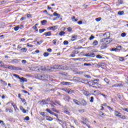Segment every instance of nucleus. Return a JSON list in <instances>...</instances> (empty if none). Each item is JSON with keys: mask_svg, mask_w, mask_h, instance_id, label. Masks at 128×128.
Here are the masks:
<instances>
[{"mask_svg": "<svg viewBox=\"0 0 128 128\" xmlns=\"http://www.w3.org/2000/svg\"><path fill=\"white\" fill-rule=\"evenodd\" d=\"M22 64H26V60H22Z\"/></svg>", "mask_w": 128, "mask_h": 128, "instance_id": "nucleus-63", "label": "nucleus"}, {"mask_svg": "<svg viewBox=\"0 0 128 128\" xmlns=\"http://www.w3.org/2000/svg\"><path fill=\"white\" fill-rule=\"evenodd\" d=\"M98 42L96 40H94L93 42V46H98Z\"/></svg>", "mask_w": 128, "mask_h": 128, "instance_id": "nucleus-19", "label": "nucleus"}, {"mask_svg": "<svg viewBox=\"0 0 128 128\" xmlns=\"http://www.w3.org/2000/svg\"><path fill=\"white\" fill-rule=\"evenodd\" d=\"M46 112H49V114H50L52 113V111L50 110L48 108L46 109Z\"/></svg>", "mask_w": 128, "mask_h": 128, "instance_id": "nucleus-52", "label": "nucleus"}, {"mask_svg": "<svg viewBox=\"0 0 128 128\" xmlns=\"http://www.w3.org/2000/svg\"><path fill=\"white\" fill-rule=\"evenodd\" d=\"M82 94L86 96H90V92L86 90H83Z\"/></svg>", "mask_w": 128, "mask_h": 128, "instance_id": "nucleus-9", "label": "nucleus"}, {"mask_svg": "<svg viewBox=\"0 0 128 128\" xmlns=\"http://www.w3.org/2000/svg\"><path fill=\"white\" fill-rule=\"evenodd\" d=\"M104 82L107 84H110V81H108V79L105 78L104 79Z\"/></svg>", "mask_w": 128, "mask_h": 128, "instance_id": "nucleus-31", "label": "nucleus"}, {"mask_svg": "<svg viewBox=\"0 0 128 128\" xmlns=\"http://www.w3.org/2000/svg\"><path fill=\"white\" fill-rule=\"evenodd\" d=\"M84 66H92V64L90 63H88V64L85 63L84 64Z\"/></svg>", "mask_w": 128, "mask_h": 128, "instance_id": "nucleus-32", "label": "nucleus"}, {"mask_svg": "<svg viewBox=\"0 0 128 128\" xmlns=\"http://www.w3.org/2000/svg\"><path fill=\"white\" fill-rule=\"evenodd\" d=\"M123 110H124V112H128V108H126L123 109Z\"/></svg>", "mask_w": 128, "mask_h": 128, "instance_id": "nucleus-64", "label": "nucleus"}, {"mask_svg": "<svg viewBox=\"0 0 128 128\" xmlns=\"http://www.w3.org/2000/svg\"><path fill=\"white\" fill-rule=\"evenodd\" d=\"M74 90H68V94H74Z\"/></svg>", "mask_w": 128, "mask_h": 128, "instance_id": "nucleus-22", "label": "nucleus"}, {"mask_svg": "<svg viewBox=\"0 0 128 128\" xmlns=\"http://www.w3.org/2000/svg\"><path fill=\"white\" fill-rule=\"evenodd\" d=\"M94 36L92 35L91 36L89 40H94Z\"/></svg>", "mask_w": 128, "mask_h": 128, "instance_id": "nucleus-56", "label": "nucleus"}, {"mask_svg": "<svg viewBox=\"0 0 128 128\" xmlns=\"http://www.w3.org/2000/svg\"><path fill=\"white\" fill-rule=\"evenodd\" d=\"M79 106H86V102L84 100H82L80 102H79Z\"/></svg>", "mask_w": 128, "mask_h": 128, "instance_id": "nucleus-4", "label": "nucleus"}, {"mask_svg": "<svg viewBox=\"0 0 128 128\" xmlns=\"http://www.w3.org/2000/svg\"><path fill=\"white\" fill-rule=\"evenodd\" d=\"M120 84H114L112 86V88H118V86H119Z\"/></svg>", "mask_w": 128, "mask_h": 128, "instance_id": "nucleus-30", "label": "nucleus"}, {"mask_svg": "<svg viewBox=\"0 0 128 128\" xmlns=\"http://www.w3.org/2000/svg\"><path fill=\"white\" fill-rule=\"evenodd\" d=\"M79 112H84V109H82V110H78Z\"/></svg>", "mask_w": 128, "mask_h": 128, "instance_id": "nucleus-60", "label": "nucleus"}, {"mask_svg": "<svg viewBox=\"0 0 128 128\" xmlns=\"http://www.w3.org/2000/svg\"><path fill=\"white\" fill-rule=\"evenodd\" d=\"M52 68L53 70H64V66L62 65H54Z\"/></svg>", "mask_w": 128, "mask_h": 128, "instance_id": "nucleus-3", "label": "nucleus"}, {"mask_svg": "<svg viewBox=\"0 0 128 128\" xmlns=\"http://www.w3.org/2000/svg\"><path fill=\"white\" fill-rule=\"evenodd\" d=\"M42 42H44V40H40V41L37 42V44L40 46L42 44Z\"/></svg>", "mask_w": 128, "mask_h": 128, "instance_id": "nucleus-21", "label": "nucleus"}, {"mask_svg": "<svg viewBox=\"0 0 128 128\" xmlns=\"http://www.w3.org/2000/svg\"><path fill=\"white\" fill-rule=\"evenodd\" d=\"M18 30H20V26H18L14 28V30H15V32H18Z\"/></svg>", "mask_w": 128, "mask_h": 128, "instance_id": "nucleus-36", "label": "nucleus"}, {"mask_svg": "<svg viewBox=\"0 0 128 128\" xmlns=\"http://www.w3.org/2000/svg\"><path fill=\"white\" fill-rule=\"evenodd\" d=\"M44 36H52V32H48L44 34Z\"/></svg>", "mask_w": 128, "mask_h": 128, "instance_id": "nucleus-10", "label": "nucleus"}, {"mask_svg": "<svg viewBox=\"0 0 128 128\" xmlns=\"http://www.w3.org/2000/svg\"><path fill=\"white\" fill-rule=\"evenodd\" d=\"M118 2L119 4H124V1H122V0H118Z\"/></svg>", "mask_w": 128, "mask_h": 128, "instance_id": "nucleus-43", "label": "nucleus"}, {"mask_svg": "<svg viewBox=\"0 0 128 128\" xmlns=\"http://www.w3.org/2000/svg\"><path fill=\"white\" fill-rule=\"evenodd\" d=\"M126 36V32H122L121 34V36H122V38H124V36Z\"/></svg>", "mask_w": 128, "mask_h": 128, "instance_id": "nucleus-49", "label": "nucleus"}, {"mask_svg": "<svg viewBox=\"0 0 128 128\" xmlns=\"http://www.w3.org/2000/svg\"><path fill=\"white\" fill-rule=\"evenodd\" d=\"M76 38H77L76 36H72L71 38L72 42H74V40H76Z\"/></svg>", "mask_w": 128, "mask_h": 128, "instance_id": "nucleus-16", "label": "nucleus"}, {"mask_svg": "<svg viewBox=\"0 0 128 128\" xmlns=\"http://www.w3.org/2000/svg\"><path fill=\"white\" fill-rule=\"evenodd\" d=\"M100 86V84L98 83V82H94L93 81V82L92 84V86Z\"/></svg>", "mask_w": 128, "mask_h": 128, "instance_id": "nucleus-23", "label": "nucleus"}, {"mask_svg": "<svg viewBox=\"0 0 128 128\" xmlns=\"http://www.w3.org/2000/svg\"><path fill=\"white\" fill-rule=\"evenodd\" d=\"M95 20H96V22H100V20H102V18H96Z\"/></svg>", "mask_w": 128, "mask_h": 128, "instance_id": "nucleus-40", "label": "nucleus"}, {"mask_svg": "<svg viewBox=\"0 0 128 128\" xmlns=\"http://www.w3.org/2000/svg\"><path fill=\"white\" fill-rule=\"evenodd\" d=\"M72 22H78V19L76 18V16H73L72 18Z\"/></svg>", "mask_w": 128, "mask_h": 128, "instance_id": "nucleus-41", "label": "nucleus"}, {"mask_svg": "<svg viewBox=\"0 0 128 128\" xmlns=\"http://www.w3.org/2000/svg\"><path fill=\"white\" fill-rule=\"evenodd\" d=\"M99 116H102V118H104V116H106V114H104V112H99Z\"/></svg>", "mask_w": 128, "mask_h": 128, "instance_id": "nucleus-12", "label": "nucleus"}, {"mask_svg": "<svg viewBox=\"0 0 128 128\" xmlns=\"http://www.w3.org/2000/svg\"><path fill=\"white\" fill-rule=\"evenodd\" d=\"M20 42H24V40H26V38H20Z\"/></svg>", "mask_w": 128, "mask_h": 128, "instance_id": "nucleus-62", "label": "nucleus"}, {"mask_svg": "<svg viewBox=\"0 0 128 128\" xmlns=\"http://www.w3.org/2000/svg\"><path fill=\"white\" fill-rule=\"evenodd\" d=\"M53 16H58V18H60V14L56 13V12H54V14H53Z\"/></svg>", "mask_w": 128, "mask_h": 128, "instance_id": "nucleus-15", "label": "nucleus"}, {"mask_svg": "<svg viewBox=\"0 0 128 128\" xmlns=\"http://www.w3.org/2000/svg\"><path fill=\"white\" fill-rule=\"evenodd\" d=\"M8 66H8V65H2H2L0 66H1L2 68H8Z\"/></svg>", "mask_w": 128, "mask_h": 128, "instance_id": "nucleus-26", "label": "nucleus"}, {"mask_svg": "<svg viewBox=\"0 0 128 128\" xmlns=\"http://www.w3.org/2000/svg\"><path fill=\"white\" fill-rule=\"evenodd\" d=\"M64 34H66V32H64V31H61L59 33V35L60 36H64Z\"/></svg>", "mask_w": 128, "mask_h": 128, "instance_id": "nucleus-29", "label": "nucleus"}, {"mask_svg": "<svg viewBox=\"0 0 128 128\" xmlns=\"http://www.w3.org/2000/svg\"><path fill=\"white\" fill-rule=\"evenodd\" d=\"M111 52H116L118 50V48H112L110 50Z\"/></svg>", "mask_w": 128, "mask_h": 128, "instance_id": "nucleus-45", "label": "nucleus"}, {"mask_svg": "<svg viewBox=\"0 0 128 128\" xmlns=\"http://www.w3.org/2000/svg\"><path fill=\"white\" fill-rule=\"evenodd\" d=\"M20 82H28V79L22 77L20 78Z\"/></svg>", "mask_w": 128, "mask_h": 128, "instance_id": "nucleus-7", "label": "nucleus"}, {"mask_svg": "<svg viewBox=\"0 0 128 128\" xmlns=\"http://www.w3.org/2000/svg\"><path fill=\"white\" fill-rule=\"evenodd\" d=\"M14 70H22V68L16 67V66H14Z\"/></svg>", "mask_w": 128, "mask_h": 128, "instance_id": "nucleus-20", "label": "nucleus"}, {"mask_svg": "<svg viewBox=\"0 0 128 128\" xmlns=\"http://www.w3.org/2000/svg\"><path fill=\"white\" fill-rule=\"evenodd\" d=\"M94 97H91L90 100V102H94Z\"/></svg>", "mask_w": 128, "mask_h": 128, "instance_id": "nucleus-59", "label": "nucleus"}, {"mask_svg": "<svg viewBox=\"0 0 128 128\" xmlns=\"http://www.w3.org/2000/svg\"><path fill=\"white\" fill-rule=\"evenodd\" d=\"M73 102L75 103L77 106H80V102L76 99L73 100Z\"/></svg>", "mask_w": 128, "mask_h": 128, "instance_id": "nucleus-13", "label": "nucleus"}, {"mask_svg": "<svg viewBox=\"0 0 128 128\" xmlns=\"http://www.w3.org/2000/svg\"><path fill=\"white\" fill-rule=\"evenodd\" d=\"M52 44H56V40H52Z\"/></svg>", "mask_w": 128, "mask_h": 128, "instance_id": "nucleus-58", "label": "nucleus"}, {"mask_svg": "<svg viewBox=\"0 0 128 128\" xmlns=\"http://www.w3.org/2000/svg\"><path fill=\"white\" fill-rule=\"evenodd\" d=\"M68 32H72V28L68 27Z\"/></svg>", "mask_w": 128, "mask_h": 128, "instance_id": "nucleus-55", "label": "nucleus"}, {"mask_svg": "<svg viewBox=\"0 0 128 128\" xmlns=\"http://www.w3.org/2000/svg\"><path fill=\"white\" fill-rule=\"evenodd\" d=\"M32 28L34 30L35 32H38V27H36V26H34Z\"/></svg>", "mask_w": 128, "mask_h": 128, "instance_id": "nucleus-38", "label": "nucleus"}, {"mask_svg": "<svg viewBox=\"0 0 128 128\" xmlns=\"http://www.w3.org/2000/svg\"><path fill=\"white\" fill-rule=\"evenodd\" d=\"M96 58H102V56L98 54L96 56Z\"/></svg>", "mask_w": 128, "mask_h": 128, "instance_id": "nucleus-48", "label": "nucleus"}, {"mask_svg": "<svg viewBox=\"0 0 128 128\" xmlns=\"http://www.w3.org/2000/svg\"><path fill=\"white\" fill-rule=\"evenodd\" d=\"M56 28V26H52L50 28V30H56L58 28Z\"/></svg>", "mask_w": 128, "mask_h": 128, "instance_id": "nucleus-47", "label": "nucleus"}, {"mask_svg": "<svg viewBox=\"0 0 128 128\" xmlns=\"http://www.w3.org/2000/svg\"><path fill=\"white\" fill-rule=\"evenodd\" d=\"M12 106H13V108L15 110H18V107L16 106V105L14 103H12Z\"/></svg>", "mask_w": 128, "mask_h": 128, "instance_id": "nucleus-14", "label": "nucleus"}, {"mask_svg": "<svg viewBox=\"0 0 128 128\" xmlns=\"http://www.w3.org/2000/svg\"><path fill=\"white\" fill-rule=\"evenodd\" d=\"M24 120H30V117L28 116H26L25 118H24Z\"/></svg>", "mask_w": 128, "mask_h": 128, "instance_id": "nucleus-53", "label": "nucleus"}, {"mask_svg": "<svg viewBox=\"0 0 128 128\" xmlns=\"http://www.w3.org/2000/svg\"><path fill=\"white\" fill-rule=\"evenodd\" d=\"M64 46H68V40H64Z\"/></svg>", "mask_w": 128, "mask_h": 128, "instance_id": "nucleus-42", "label": "nucleus"}, {"mask_svg": "<svg viewBox=\"0 0 128 128\" xmlns=\"http://www.w3.org/2000/svg\"><path fill=\"white\" fill-rule=\"evenodd\" d=\"M50 56V53L48 52H44V56L45 57L48 56Z\"/></svg>", "mask_w": 128, "mask_h": 128, "instance_id": "nucleus-35", "label": "nucleus"}, {"mask_svg": "<svg viewBox=\"0 0 128 128\" xmlns=\"http://www.w3.org/2000/svg\"><path fill=\"white\" fill-rule=\"evenodd\" d=\"M13 76H15V78H18L19 80L20 78V76L16 74H14Z\"/></svg>", "mask_w": 128, "mask_h": 128, "instance_id": "nucleus-39", "label": "nucleus"}, {"mask_svg": "<svg viewBox=\"0 0 128 128\" xmlns=\"http://www.w3.org/2000/svg\"><path fill=\"white\" fill-rule=\"evenodd\" d=\"M46 104V102L44 100H42V101L40 102V104L41 106H44V104Z\"/></svg>", "mask_w": 128, "mask_h": 128, "instance_id": "nucleus-17", "label": "nucleus"}, {"mask_svg": "<svg viewBox=\"0 0 128 128\" xmlns=\"http://www.w3.org/2000/svg\"><path fill=\"white\" fill-rule=\"evenodd\" d=\"M20 62V59H14L11 61V64H18Z\"/></svg>", "mask_w": 128, "mask_h": 128, "instance_id": "nucleus-5", "label": "nucleus"}, {"mask_svg": "<svg viewBox=\"0 0 128 128\" xmlns=\"http://www.w3.org/2000/svg\"><path fill=\"white\" fill-rule=\"evenodd\" d=\"M82 120H84L85 122H88V120L87 118H84V117H82Z\"/></svg>", "mask_w": 128, "mask_h": 128, "instance_id": "nucleus-24", "label": "nucleus"}, {"mask_svg": "<svg viewBox=\"0 0 128 128\" xmlns=\"http://www.w3.org/2000/svg\"><path fill=\"white\" fill-rule=\"evenodd\" d=\"M8 68H9L10 70H14V66H8Z\"/></svg>", "mask_w": 128, "mask_h": 128, "instance_id": "nucleus-46", "label": "nucleus"}, {"mask_svg": "<svg viewBox=\"0 0 128 128\" xmlns=\"http://www.w3.org/2000/svg\"><path fill=\"white\" fill-rule=\"evenodd\" d=\"M62 90H64V92H68V90L66 88H62Z\"/></svg>", "mask_w": 128, "mask_h": 128, "instance_id": "nucleus-37", "label": "nucleus"}, {"mask_svg": "<svg viewBox=\"0 0 128 128\" xmlns=\"http://www.w3.org/2000/svg\"><path fill=\"white\" fill-rule=\"evenodd\" d=\"M85 78H92V77L90 75L85 74L84 75Z\"/></svg>", "mask_w": 128, "mask_h": 128, "instance_id": "nucleus-44", "label": "nucleus"}, {"mask_svg": "<svg viewBox=\"0 0 128 128\" xmlns=\"http://www.w3.org/2000/svg\"><path fill=\"white\" fill-rule=\"evenodd\" d=\"M46 120H49L50 122H52V118L50 117L49 118H46Z\"/></svg>", "mask_w": 128, "mask_h": 128, "instance_id": "nucleus-54", "label": "nucleus"}, {"mask_svg": "<svg viewBox=\"0 0 128 128\" xmlns=\"http://www.w3.org/2000/svg\"><path fill=\"white\" fill-rule=\"evenodd\" d=\"M64 100H66L67 102H70V98L68 96H65L64 97Z\"/></svg>", "mask_w": 128, "mask_h": 128, "instance_id": "nucleus-11", "label": "nucleus"}, {"mask_svg": "<svg viewBox=\"0 0 128 128\" xmlns=\"http://www.w3.org/2000/svg\"><path fill=\"white\" fill-rule=\"evenodd\" d=\"M56 104H58L59 106H62V104H60V101L58 100H56L55 101Z\"/></svg>", "mask_w": 128, "mask_h": 128, "instance_id": "nucleus-51", "label": "nucleus"}, {"mask_svg": "<svg viewBox=\"0 0 128 128\" xmlns=\"http://www.w3.org/2000/svg\"><path fill=\"white\" fill-rule=\"evenodd\" d=\"M94 56V54H86V56H89V57H90V56Z\"/></svg>", "mask_w": 128, "mask_h": 128, "instance_id": "nucleus-27", "label": "nucleus"}, {"mask_svg": "<svg viewBox=\"0 0 128 128\" xmlns=\"http://www.w3.org/2000/svg\"><path fill=\"white\" fill-rule=\"evenodd\" d=\"M52 110L53 112H58V110H56V108H52Z\"/></svg>", "mask_w": 128, "mask_h": 128, "instance_id": "nucleus-61", "label": "nucleus"}, {"mask_svg": "<svg viewBox=\"0 0 128 128\" xmlns=\"http://www.w3.org/2000/svg\"><path fill=\"white\" fill-rule=\"evenodd\" d=\"M50 114H52L53 116H56V118H58V115L52 112H51V113Z\"/></svg>", "mask_w": 128, "mask_h": 128, "instance_id": "nucleus-50", "label": "nucleus"}, {"mask_svg": "<svg viewBox=\"0 0 128 128\" xmlns=\"http://www.w3.org/2000/svg\"><path fill=\"white\" fill-rule=\"evenodd\" d=\"M26 48H24L21 49V52H26Z\"/></svg>", "mask_w": 128, "mask_h": 128, "instance_id": "nucleus-25", "label": "nucleus"}, {"mask_svg": "<svg viewBox=\"0 0 128 128\" xmlns=\"http://www.w3.org/2000/svg\"><path fill=\"white\" fill-rule=\"evenodd\" d=\"M38 78L40 80H46V76L44 74H40L38 76Z\"/></svg>", "mask_w": 128, "mask_h": 128, "instance_id": "nucleus-6", "label": "nucleus"}, {"mask_svg": "<svg viewBox=\"0 0 128 128\" xmlns=\"http://www.w3.org/2000/svg\"><path fill=\"white\" fill-rule=\"evenodd\" d=\"M46 22H48V21H46V20H43L41 21V24L42 26H44V24H46Z\"/></svg>", "mask_w": 128, "mask_h": 128, "instance_id": "nucleus-18", "label": "nucleus"}, {"mask_svg": "<svg viewBox=\"0 0 128 128\" xmlns=\"http://www.w3.org/2000/svg\"><path fill=\"white\" fill-rule=\"evenodd\" d=\"M46 29H40L39 30V32L40 34H42V32H45Z\"/></svg>", "mask_w": 128, "mask_h": 128, "instance_id": "nucleus-34", "label": "nucleus"}, {"mask_svg": "<svg viewBox=\"0 0 128 128\" xmlns=\"http://www.w3.org/2000/svg\"><path fill=\"white\" fill-rule=\"evenodd\" d=\"M0 82L1 84L4 86H8V83H6V82L5 81H4L2 80H0Z\"/></svg>", "mask_w": 128, "mask_h": 128, "instance_id": "nucleus-8", "label": "nucleus"}, {"mask_svg": "<svg viewBox=\"0 0 128 128\" xmlns=\"http://www.w3.org/2000/svg\"><path fill=\"white\" fill-rule=\"evenodd\" d=\"M64 114H68V116H70V112H68V110H64Z\"/></svg>", "mask_w": 128, "mask_h": 128, "instance_id": "nucleus-28", "label": "nucleus"}, {"mask_svg": "<svg viewBox=\"0 0 128 128\" xmlns=\"http://www.w3.org/2000/svg\"><path fill=\"white\" fill-rule=\"evenodd\" d=\"M22 112L23 114H26V112H28V110H26L24 108V109L22 110Z\"/></svg>", "mask_w": 128, "mask_h": 128, "instance_id": "nucleus-57", "label": "nucleus"}, {"mask_svg": "<svg viewBox=\"0 0 128 128\" xmlns=\"http://www.w3.org/2000/svg\"><path fill=\"white\" fill-rule=\"evenodd\" d=\"M114 115L116 116H118L119 118H122V120H126V116H124L122 115V113L118 111L114 112Z\"/></svg>", "mask_w": 128, "mask_h": 128, "instance_id": "nucleus-2", "label": "nucleus"}, {"mask_svg": "<svg viewBox=\"0 0 128 128\" xmlns=\"http://www.w3.org/2000/svg\"><path fill=\"white\" fill-rule=\"evenodd\" d=\"M104 36L105 38L100 40V44L102 45V50L106 48H108L106 44H108L112 42V38H110V33L106 32L104 34Z\"/></svg>", "mask_w": 128, "mask_h": 128, "instance_id": "nucleus-1", "label": "nucleus"}, {"mask_svg": "<svg viewBox=\"0 0 128 128\" xmlns=\"http://www.w3.org/2000/svg\"><path fill=\"white\" fill-rule=\"evenodd\" d=\"M118 14H119V16H122V14H124V11L118 12Z\"/></svg>", "mask_w": 128, "mask_h": 128, "instance_id": "nucleus-33", "label": "nucleus"}]
</instances>
